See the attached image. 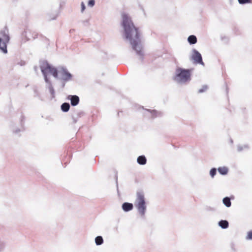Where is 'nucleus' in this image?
Wrapping results in <instances>:
<instances>
[{"label": "nucleus", "instance_id": "f257e3e1", "mask_svg": "<svg viewBox=\"0 0 252 252\" xmlns=\"http://www.w3.org/2000/svg\"><path fill=\"white\" fill-rule=\"evenodd\" d=\"M122 25L126 38L129 41L132 49L135 52L139 59L142 60L144 56L143 46L139 29L134 26L130 17L126 14L123 15Z\"/></svg>", "mask_w": 252, "mask_h": 252}, {"label": "nucleus", "instance_id": "f03ea898", "mask_svg": "<svg viewBox=\"0 0 252 252\" xmlns=\"http://www.w3.org/2000/svg\"><path fill=\"white\" fill-rule=\"evenodd\" d=\"M41 72L44 76L45 82L46 83V87L49 90L50 94L53 97H55V91L52 86V82L48 79L47 75L50 74L52 75L55 78H58V72L56 67H54L50 64L47 61H43L40 63V65Z\"/></svg>", "mask_w": 252, "mask_h": 252}, {"label": "nucleus", "instance_id": "7ed1b4c3", "mask_svg": "<svg viewBox=\"0 0 252 252\" xmlns=\"http://www.w3.org/2000/svg\"><path fill=\"white\" fill-rule=\"evenodd\" d=\"M41 72L44 76L45 82L46 83V87L49 90L50 94L53 97H55V91L52 86V82L48 79L47 75L50 74L52 75L55 78H58V72L56 67H54L50 64L47 61H43L40 63V65Z\"/></svg>", "mask_w": 252, "mask_h": 252}, {"label": "nucleus", "instance_id": "20e7f679", "mask_svg": "<svg viewBox=\"0 0 252 252\" xmlns=\"http://www.w3.org/2000/svg\"><path fill=\"white\" fill-rule=\"evenodd\" d=\"M175 82L180 85H186L191 80L190 70L181 67L177 68L173 76Z\"/></svg>", "mask_w": 252, "mask_h": 252}, {"label": "nucleus", "instance_id": "39448f33", "mask_svg": "<svg viewBox=\"0 0 252 252\" xmlns=\"http://www.w3.org/2000/svg\"><path fill=\"white\" fill-rule=\"evenodd\" d=\"M134 204L139 215L142 218H144L146 212L147 205L143 191L139 190L136 192Z\"/></svg>", "mask_w": 252, "mask_h": 252}, {"label": "nucleus", "instance_id": "423d86ee", "mask_svg": "<svg viewBox=\"0 0 252 252\" xmlns=\"http://www.w3.org/2000/svg\"><path fill=\"white\" fill-rule=\"evenodd\" d=\"M10 40L9 31L6 27L0 31V51L6 54L7 53V45Z\"/></svg>", "mask_w": 252, "mask_h": 252}, {"label": "nucleus", "instance_id": "0eeeda50", "mask_svg": "<svg viewBox=\"0 0 252 252\" xmlns=\"http://www.w3.org/2000/svg\"><path fill=\"white\" fill-rule=\"evenodd\" d=\"M58 78L57 79H61L64 82H68L71 80L72 75L70 73L67 69L63 67L59 68Z\"/></svg>", "mask_w": 252, "mask_h": 252}, {"label": "nucleus", "instance_id": "6e6552de", "mask_svg": "<svg viewBox=\"0 0 252 252\" xmlns=\"http://www.w3.org/2000/svg\"><path fill=\"white\" fill-rule=\"evenodd\" d=\"M191 58L195 63L204 65L201 54L195 49L192 50Z\"/></svg>", "mask_w": 252, "mask_h": 252}, {"label": "nucleus", "instance_id": "1a4fd4ad", "mask_svg": "<svg viewBox=\"0 0 252 252\" xmlns=\"http://www.w3.org/2000/svg\"><path fill=\"white\" fill-rule=\"evenodd\" d=\"M144 114L147 117L154 119L157 117L162 116V113L155 110L145 109Z\"/></svg>", "mask_w": 252, "mask_h": 252}, {"label": "nucleus", "instance_id": "9d476101", "mask_svg": "<svg viewBox=\"0 0 252 252\" xmlns=\"http://www.w3.org/2000/svg\"><path fill=\"white\" fill-rule=\"evenodd\" d=\"M67 98L70 100L71 105L72 106H76L79 102V97L77 95H69Z\"/></svg>", "mask_w": 252, "mask_h": 252}, {"label": "nucleus", "instance_id": "9b49d317", "mask_svg": "<svg viewBox=\"0 0 252 252\" xmlns=\"http://www.w3.org/2000/svg\"><path fill=\"white\" fill-rule=\"evenodd\" d=\"M122 208L124 211L127 212L133 209V205L131 203L125 202L122 204Z\"/></svg>", "mask_w": 252, "mask_h": 252}, {"label": "nucleus", "instance_id": "f8f14e48", "mask_svg": "<svg viewBox=\"0 0 252 252\" xmlns=\"http://www.w3.org/2000/svg\"><path fill=\"white\" fill-rule=\"evenodd\" d=\"M137 162L140 165H145L147 162V159L144 156H140L137 158Z\"/></svg>", "mask_w": 252, "mask_h": 252}, {"label": "nucleus", "instance_id": "ddd939ff", "mask_svg": "<svg viewBox=\"0 0 252 252\" xmlns=\"http://www.w3.org/2000/svg\"><path fill=\"white\" fill-rule=\"evenodd\" d=\"M219 226L222 229H226L229 226L228 221L226 220H221L218 223Z\"/></svg>", "mask_w": 252, "mask_h": 252}, {"label": "nucleus", "instance_id": "4468645a", "mask_svg": "<svg viewBox=\"0 0 252 252\" xmlns=\"http://www.w3.org/2000/svg\"><path fill=\"white\" fill-rule=\"evenodd\" d=\"M218 170L221 175H226L228 172V168L225 166L219 167Z\"/></svg>", "mask_w": 252, "mask_h": 252}, {"label": "nucleus", "instance_id": "2eb2a0df", "mask_svg": "<svg viewBox=\"0 0 252 252\" xmlns=\"http://www.w3.org/2000/svg\"><path fill=\"white\" fill-rule=\"evenodd\" d=\"M188 41L190 44H194L197 42V38L194 35H189L188 38Z\"/></svg>", "mask_w": 252, "mask_h": 252}, {"label": "nucleus", "instance_id": "dca6fc26", "mask_svg": "<svg viewBox=\"0 0 252 252\" xmlns=\"http://www.w3.org/2000/svg\"><path fill=\"white\" fill-rule=\"evenodd\" d=\"M222 202L226 207H230L231 205L230 199L229 197H225L222 199Z\"/></svg>", "mask_w": 252, "mask_h": 252}, {"label": "nucleus", "instance_id": "f3484780", "mask_svg": "<svg viewBox=\"0 0 252 252\" xmlns=\"http://www.w3.org/2000/svg\"><path fill=\"white\" fill-rule=\"evenodd\" d=\"M70 108V105L68 103L64 102L61 105V110L64 112H67L69 111Z\"/></svg>", "mask_w": 252, "mask_h": 252}, {"label": "nucleus", "instance_id": "a211bd4d", "mask_svg": "<svg viewBox=\"0 0 252 252\" xmlns=\"http://www.w3.org/2000/svg\"><path fill=\"white\" fill-rule=\"evenodd\" d=\"M95 243L96 245H100L103 243V238L100 236H98L95 238Z\"/></svg>", "mask_w": 252, "mask_h": 252}, {"label": "nucleus", "instance_id": "6ab92c4d", "mask_svg": "<svg viewBox=\"0 0 252 252\" xmlns=\"http://www.w3.org/2000/svg\"><path fill=\"white\" fill-rule=\"evenodd\" d=\"M6 248V242L0 239V252H3Z\"/></svg>", "mask_w": 252, "mask_h": 252}, {"label": "nucleus", "instance_id": "aec40b11", "mask_svg": "<svg viewBox=\"0 0 252 252\" xmlns=\"http://www.w3.org/2000/svg\"><path fill=\"white\" fill-rule=\"evenodd\" d=\"M249 149V146L248 145H239L237 146V151L239 152H240L242 151L243 150L245 149Z\"/></svg>", "mask_w": 252, "mask_h": 252}, {"label": "nucleus", "instance_id": "412c9836", "mask_svg": "<svg viewBox=\"0 0 252 252\" xmlns=\"http://www.w3.org/2000/svg\"><path fill=\"white\" fill-rule=\"evenodd\" d=\"M217 173V169L216 168H212L210 171V175L213 178Z\"/></svg>", "mask_w": 252, "mask_h": 252}, {"label": "nucleus", "instance_id": "4be33fe9", "mask_svg": "<svg viewBox=\"0 0 252 252\" xmlns=\"http://www.w3.org/2000/svg\"><path fill=\"white\" fill-rule=\"evenodd\" d=\"M22 36L26 38V39L24 40V42H25L30 39V37L28 35V31H25L23 32L22 33Z\"/></svg>", "mask_w": 252, "mask_h": 252}, {"label": "nucleus", "instance_id": "5701e85b", "mask_svg": "<svg viewBox=\"0 0 252 252\" xmlns=\"http://www.w3.org/2000/svg\"><path fill=\"white\" fill-rule=\"evenodd\" d=\"M239 3L241 4L249 3L251 2V0H238Z\"/></svg>", "mask_w": 252, "mask_h": 252}, {"label": "nucleus", "instance_id": "b1692460", "mask_svg": "<svg viewBox=\"0 0 252 252\" xmlns=\"http://www.w3.org/2000/svg\"><path fill=\"white\" fill-rule=\"evenodd\" d=\"M208 89V87L207 85H204L201 89H200L198 90V93H202L206 91Z\"/></svg>", "mask_w": 252, "mask_h": 252}, {"label": "nucleus", "instance_id": "393cba45", "mask_svg": "<svg viewBox=\"0 0 252 252\" xmlns=\"http://www.w3.org/2000/svg\"><path fill=\"white\" fill-rule=\"evenodd\" d=\"M95 4V0H90L88 1V5L91 7H93Z\"/></svg>", "mask_w": 252, "mask_h": 252}, {"label": "nucleus", "instance_id": "a878e982", "mask_svg": "<svg viewBox=\"0 0 252 252\" xmlns=\"http://www.w3.org/2000/svg\"><path fill=\"white\" fill-rule=\"evenodd\" d=\"M247 240H252V231L248 232L246 237Z\"/></svg>", "mask_w": 252, "mask_h": 252}, {"label": "nucleus", "instance_id": "bb28decb", "mask_svg": "<svg viewBox=\"0 0 252 252\" xmlns=\"http://www.w3.org/2000/svg\"><path fill=\"white\" fill-rule=\"evenodd\" d=\"M81 11L82 13H83L84 12V11L86 9V6H85V3H84V2H81Z\"/></svg>", "mask_w": 252, "mask_h": 252}, {"label": "nucleus", "instance_id": "cd10ccee", "mask_svg": "<svg viewBox=\"0 0 252 252\" xmlns=\"http://www.w3.org/2000/svg\"><path fill=\"white\" fill-rule=\"evenodd\" d=\"M64 85H65V83H63V85H62L63 88V87H64Z\"/></svg>", "mask_w": 252, "mask_h": 252}, {"label": "nucleus", "instance_id": "c85d7f7f", "mask_svg": "<svg viewBox=\"0 0 252 252\" xmlns=\"http://www.w3.org/2000/svg\"><path fill=\"white\" fill-rule=\"evenodd\" d=\"M35 36H36V34H35ZM35 38V36H34L33 38Z\"/></svg>", "mask_w": 252, "mask_h": 252}]
</instances>
